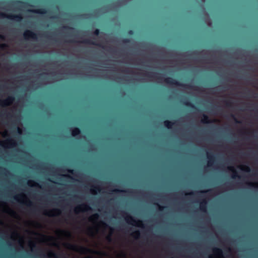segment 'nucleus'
Listing matches in <instances>:
<instances>
[{"instance_id": "obj_1", "label": "nucleus", "mask_w": 258, "mask_h": 258, "mask_svg": "<svg viewBox=\"0 0 258 258\" xmlns=\"http://www.w3.org/2000/svg\"><path fill=\"white\" fill-rule=\"evenodd\" d=\"M164 81L168 84L181 86V87H185V88H186L187 89H192V90H199V89H200L198 87L194 86H192V85H190L189 84H184L180 83V82L177 81L176 79L172 78H170V77H168V78L164 79Z\"/></svg>"}, {"instance_id": "obj_2", "label": "nucleus", "mask_w": 258, "mask_h": 258, "mask_svg": "<svg viewBox=\"0 0 258 258\" xmlns=\"http://www.w3.org/2000/svg\"><path fill=\"white\" fill-rule=\"evenodd\" d=\"M125 215V220L126 222L132 225H136L138 227L144 228L145 227L143 222L141 220H136L133 217L129 215L126 212H123Z\"/></svg>"}, {"instance_id": "obj_3", "label": "nucleus", "mask_w": 258, "mask_h": 258, "mask_svg": "<svg viewBox=\"0 0 258 258\" xmlns=\"http://www.w3.org/2000/svg\"><path fill=\"white\" fill-rule=\"evenodd\" d=\"M24 38L26 40L30 39H36L37 35L35 32L30 30H26L23 33Z\"/></svg>"}, {"instance_id": "obj_4", "label": "nucleus", "mask_w": 258, "mask_h": 258, "mask_svg": "<svg viewBox=\"0 0 258 258\" xmlns=\"http://www.w3.org/2000/svg\"><path fill=\"white\" fill-rule=\"evenodd\" d=\"M90 210H91V208L89 205L86 204H83L77 206L75 209L74 211L76 214H78L80 211L87 212Z\"/></svg>"}, {"instance_id": "obj_5", "label": "nucleus", "mask_w": 258, "mask_h": 258, "mask_svg": "<svg viewBox=\"0 0 258 258\" xmlns=\"http://www.w3.org/2000/svg\"><path fill=\"white\" fill-rule=\"evenodd\" d=\"M81 43H84V44H91V45H96V46H98L99 47H101V48H103V49H105V46H104V45H101V44L100 43H97L92 40H91L90 39H84L81 42Z\"/></svg>"}, {"instance_id": "obj_6", "label": "nucleus", "mask_w": 258, "mask_h": 258, "mask_svg": "<svg viewBox=\"0 0 258 258\" xmlns=\"http://www.w3.org/2000/svg\"><path fill=\"white\" fill-rule=\"evenodd\" d=\"M207 158L208 159V166H212L213 165L215 160V156L212 153H207Z\"/></svg>"}, {"instance_id": "obj_7", "label": "nucleus", "mask_w": 258, "mask_h": 258, "mask_svg": "<svg viewBox=\"0 0 258 258\" xmlns=\"http://www.w3.org/2000/svg\"><path fill=\"white\" fill-rule=\"evenodd\" d=\"M29 12L35 13V14H46L47 13V11L45 8H41L39 9H34V10H29Z\"/></svg>"}, {"instance_id": "obj_8", "label": "nucleus", "mask_w": 258, "mask_h": 258, "mask_svg": "<svg viewBox=\"0 0 258 258\" xmlns=\"http://www.w3.org/2000/svg\"><path fill=\"white\" fill-rule=\"evenodd\" d=\"M213 251L216 256L218 257L223 256V251L221 249L215 247L213 249Z\"/></svg>"}, {"instance_id": "obj_9", "label": "nucleus", "mask_w": 258, "mask_h": 258, "mask_svg": "<svg viewBox=\"0 0 258 258\" xmlns=\"http://www.w3.org/2000/svg\"><path fill=\"white\" fill-rule=\"evenodd\" d=\"M207 202L206 200H203L201 203H200V210L203 212H207Z\"/></svg>"}, {"instance_id": "obj_10", "label": "nucleus", "mask_w": 258, "mask_h": 258, "mask_svg": "<svg viewBox=\"0 0 258 258\" xmlns=\"http://www.w3.org/2000/svg\"><path fill=\"white\" fill-rule=\"evenodd\" d=\"M17 252H18V245L20 244V234L19 233V220H20V216L19 214L17 213Z\"/></svg>"}, {"instance_id": "obj_11", "label": "nucleus", "mask_w": 258, "mask_h": 258, "mask_svg": "<svg viewBox=\"0 0 258 258\" xmlns=\"http://www.w3.org/2000/svg\"><path fill=\"white\" fill-rule=\"evenodd\" d=\"M228 170H230L233 172V174L232 175V177L233 178H235L236 177L240 178V177L238 175L237 172L235 169V168L233 166H229L228 167Z\"/></svg>"}, {"instance_id": "obj_12", "label": "nucleus", "mask_w": 258, "mask_h": 258, "mask_svg": "<svg viewBox=\"0 0 258 258\" xmlns=\"http://www.w3.org/2000/svg\"><path fill=\"white\" fill-rule=\"evenodd\" d=\"M81 133V130L79 127H74L72 130V135L73 137H76Z\"/></svg>"}, {"instance_id": "obj_13", "label": "nucleus", "mask_w": 258, "mask_h": 258, "mask_svg": "<svg viewBox=\"0 0 258 258\" xmlns=\"http://www.w3.org/2000/svg\"><path fill=\"white\" fill-rule=\"evenodd\" d=\"M53 212L56 213L57 215H59L60 213V211L58 209H54L49 212H45L44 214L48 216H53L54 215L52 214V213Z\"/></svg>"}, {"instance_id": "obj_14", "label": "nucleus", "mask_w": 258, "mask_h": 258, "mask_svg": "<svg viewBox=\"0 0 258 258\" xmlns=\"http://www.w3.org/2000/svg\"><path fill=\"white\" fill-rule=\"evenodd\" d=\"M201 122L203 123H211L212 121L208 115L203 114V118L201 119Z\"/></svg>"}, {"instance_id": "obj_15", "label": "nucleus", "mask_w": 258, "mask_h": 258, "mask_svg": "<svg viewBox=\"0 0 258 258\" xmlns=\"http://www.w3.org/2000/svg\"><path fill=\"white\" fill-rule=\"evenodd\" d=\"M24 204L26 205L27 207L29 208H32L33 207V203L29 200H27L24 202ZM31 212L33 213L34 212V210L32 209H31Z\"/></svg>"}, {"instance_id": "obj_16", "label": "nucleus", "mask_w": 258, "mask_h": 258, "mask_svg": "<svg viewBox=\"0 0 258 258\" xmlns=\"http://www.w3.org/2000/svg\"><path fill=\"white\" fill-rule=\"evenodd\" d=\"M174 124V122H172L169 120H165L164 121V126L167 127L168 129H171L173 125Z\"/></svg>"}, {"instance_id": "obj_17", "label": "nucleus", "mask_w": 258, "mask_h": 258, "mask_svg": "<svg viewBox=\"0 0 258 258\" xmlns=\"http://www.w3.org/2000/svg\"><path fill=\"white\" fill-rule=\"evenodd\" d=\"M18 106V97H17V107ZM18 120H19V114H18V109L17 108V125L18 124ZM21 129L17 125V142H18V135L21 134Z\"/></svg>"}, {"instance_id": "obj_18", "label": "nucleus", "mask_w": 258, "mask_h": 258, "mask_svg": "<svg viewBox=\"0 0 258 258\" xmlns=\"http://www.w3.org/2000/svg\"><path fill=\"white\" fill-rule=\"evenodd\" d=\"M99 217L98 214L95 213L92 215L89 218V220L91 222L97 221Z\"/></svg>"}, {"instance_id": "obj_19", "label": "nucleus", "mask_w": 258, "mask_h": 258, "mask_svg": "<svg viewBox=\"0 0 258 258\" xmlns=\"http://www.w3.org/2000/svg\"><path fill=\"white\" fill-rule=\"evenodd\" d=\"M27 184L28 186H40L39 184L32 180H29L28 181Z\"/></svg>"}, {"instance_id": "obj_20", "label": "nucleus", "mask_w": 258, "mask_h": 258, "mask_svg": "<svg viewBox=\"0 0 258 258\" xmlns=\"http://www.w3.org/2000/svg\"><path fill=\"white\" fill-rule=\"evenodd\" d=\"M183 104L188 107H190L194 109H197L196 107L190 102L189 101H184Z\"/></svg>"}, {"instance_id": "obj_21", "label": "nucleus", "mask_w": 258, "mask_h": 258, "mask_svg": "<svg viewBox=\"0 0 258 258\" xmlns=\"http://www.w3.org/2000/svg\"><path fill=\"white\" fill-rule=\"evenodd\" d=\"M91 191L93 194H96L97 191H100V188L98 186H93L91 189Z\"/></svg>"}, {"instance_id": "obj_22", "label": "nucleus", "mask_w": 258, "mask_h": 258, "mask_svg": "<svg viewBox=\"0 0 258 258\" xmlns=\"http://www.w3.org/2000/svg\"><path fill=\"white\" fill-rule=\"evenodd\" d=\"M48 256L49 257H55V258L57 257L56 254L52 251H49V252L48 253Z\"/></svg>"}, {"instance_id": "obj_23", "label": "nucleus", "mask_w": 258, "mask_h": 258, "mask_svg": "<svg viewBox=\"0 0 258 258\" xmlns=\"http://www.w3.org/2000/svg\"><path fill=\"white\" fill-rule=\"evenodd\" d=\"M136 238H138L140 236V232L139 230L135 231L132 234Z\"/></svg>"}, {"instance_id": "obj_24", "label": "nucleus", "mask_w": 258, "mask_h": 258, "mask_svg": "<svg viewBox=\"0 0 258 258\" xmlns=\"http://www.w3.org/2000/svg\"><path fill=\"white\" fill-rule=\"evenodd\" d=\"M241 170H244L246 172H249L250 171V169L248 166H243L241 167Z\"/></svg>"}, {"instance_id": "obj_25", "label": "nucleus", "mask_w": 258, "mask_h": 258, "mask_svg": "<svg viewBox=\"0 0 258 258\" xmlns=\"http://www.w3.org/2000/svg\"><path fill=\"white\" fill-rule=\"evenodd\" d=\"M230 117L234 120V121L236 122V123H241V121L238 120L236 118V117L235 116V115L233 114H230Z\"/></svg>"}, {"instance_id": "obj_26", "label": "nucleus", "mask_w": 258, "mask_h": 258, "mask_svg": "<svg viewBox=\"0 0 258 258\" xmlns=\"http://www.w3.org/2000/svg\"><path fill=\"white\" fill-rule=\"evenodd\" d=\"M113 191L114 192H133V191H130V190H120V189H115L113 190Z\"/></svg>"}, {"instance_id": "obj_27", "label": "nucleus", "mask_w": 258, "mask_h": 258, "mask_svg": "<svg viewBox=\"0 0 258 258\" xmlns=\"http://www.w3.org/2000/svg\"><path fill=\"white\" fill-rule=\"evenodd\" d=\"M153 73L151 72H148L145 74V75L148 77L150 78H156V77L154 75H152Z\"/></svg>"}, {"instance_id": "obj_28", "label": "nucleus", "mask_w": 258, "mask_h": 258, "mask_svg": "<svg viewBox=\"0 0 258 258\" xmlns=\"http://www.w3.org/2000/svg\"><path fill=\"white\" fill-rule=\"evenodd\" d=\"M155 205H157L158 207V209L159 211H163L165 208H166V207H163V206H161L160 205H159L157 203H155Z\"/></svg>"}, {"instance_id": "obj_29", "label": "nucleus", "mask_w": 258, "mask_h": 258, "mask_svg": "<svg viewBox=\"0 0 258 258\" xmlns=\"http://www.w3.org/2000/svg\"><path fill=\"white\" fill-rule=\"evenodd\" d=\"M131 41V39L129 38H124L122 39V42L124 43H129Z\"/></svg>"}, {"instance_id": "obj_30", "label": "nucleus", "mask_w": 258, "mask_h": 258, "mask_svg": "<svg viewBox=\"0 0 258 258\" xmlns=\"http://www.w3.org/2000/svg\"><path fill=\"white\" fill-rule=\"evenodd\" d=\"M29 246L31 247H35L36 245L34 242L30 241L29 242Z\"/></svg>"}, {"instance_id": "obj_31", "label": "nucleus", "mask_w": 258, "mask_h": 258, "mask_svg": "<svg viewBox=\"0 0 258 258\" xmlns=\"http://www.w3.org/2000/svg\"><path fill=\"white\" fill-rule=\"evenodd\" d=\"M225 104L227 107H231V106H232V103L229 101H225Z\"/></svg>"}, {"instance_id": "obj_32", "label": "nucleus", "mask_w": 258, "mask_h": 258, "mask_svg": "<svg viewBox=\"0 0 258 258\" xmlns=\"http://www.w3.org/2000/svg\"><path fill=\"white\" fill-rule=\"evenodd\" d=\"M93 33L94 35L98 36L100 33V30L98 29H96L94 30Z\"/></svg>"}, {"instance_id": "obj_33", "label": "nucleus", "mask_w": 258, "mask_h": 258, "mask_svg": "<svg viewBox=\"0 0 258 258\" xmlns=\"http://www.w3.org/2000/svg\"><path fill=\"white\" fill-rule=\"evenodd\" d=\"M43 36L45 37V38H47V39H49V40H54V39H53L52 37L50 36H48L46 34H43Z\"/></svg>"}, {"instance_id": "obj_34", "label": "nucleus", "mask_w": 258, "mask_h": 258, "mask_svg": "<svg viewBox=\"0 0 258 258\" xmlns=\"http://www.w3.org/2000/svg\"><path fill=\"white\" fill-rule=\"evenodd\" d=\"M67 171L68 172L70 173H71L73 175H75V172L74 170L73 169H68L67 170Z\"/></svg>"}, {"instance_id": "obj_35", "label": "nucleus", "mask_w": 258, "mask_h": 258, "mask_svg": "<svg viewBox=\"0 0 258 258\" xmlns=\"http://www.w3.org/2000/svg\"><path fill=\"white\" fill-rule=\"evenodd\" d=\"M127 33L130 35H133L134 34V32L132 30H130L128 31Z\"/></svg>"}, {"instance_id": "obj_36", "label": "nucleus", "mask_w": 258, "mask_h": 258, "mask_svg": "<svg viewBox=\"0 0 258 258\" xmlns=\"http://www.w3.org/2000/svg\"><path fill=\"white\" fill-rule=\"evenodd\" d=\"M63 29H70V30H72V29H74L72 27H69V26H63L62 27Z\"/></svg>"}, {"instance_id": "obj_37", "label": "nucleus", "mask_w": 258, "mask_h": 258, "mask_svg": "<svg viewBox=\"0 0 258 258\" xmlns=\"http://www.w3.org/2000/svg\"><path fill=\"white\" fill-rule=\"evenodd\" d=\"M101 223L104 225L105 226V227H108L109 228H110L111 230H112V229L107 224H106L105 223L103 222H101Z\"/></svg>"}, {"instance_id": "obj_38", "label": "nucleus", "mask_w": 258, "mask_h": 258, "mask_svg": "<svg viewBox=\"0 0 258 258\" xmlns=\"http://www.w3.org/2000/svg\"><path fill=\"white\" fill-rule=\"evenodd\" d=\"M106 239H107L108 241H111V235H108V236L106 237Z\"/></svg>"}, {"instance_id": "obj_39", "label": "nucleus", "mask_w": 258, "mask_h": 258, "mask_svg": "<svg viewBox=\"0 0 258 258\" xmlns=\"http://www.w3.org/2000/svg\"><path fill=\"white\" fill-rule=\"evenodd\" d=\"M247 184L251 187H254L255 185V184L251 182H248Z\"/></svg>"}, {"instance_id": "obj_40", "label": "nucleus", "mask_w": 258, "mask_h": 258, "mask_svg": "<svg viewBox=\"0 0 258 258\" xmlns=\"http://www.w3.org/2000/svg\"><path fill=\"white\" fill-rule=\"evenodd\" d=\"M17 22H18L20 20L21 16H20V15L19 14H17Z\"/></svg>"}, {"instance_id": "obj_41", "label": "nucleus", "mask_w": 258, "mask_h": 258, "mask_svg": "<svg viewBox=\"0 0 258 258\" xmlns=\"http://www.w3.org/2000/svg\"><path fill=\"white\" fill-rule=\"evenodd\" d=\"M185 195H194V192H188V193H186L185 194Z\"/></svg>"}, {"instance_id": "obj_42", "label": "nucleus", "mask_w": 258, "mask_h": 258, "mask_svg": "<svg viewBox=\"0 0 258 258\" xmlns=\"http://www.w3.org/2000/svg\"><path fill=\"white\" fill-rule=\"evenodd\" d=\"M69 42H71V43H76L77 42V41L74 40H70L69 41H68Z\"/></svg>"}, {"instance_id": "obj_43", "label": "nucleus", "mask_w": 258, "mask_h": 258, "mask_svg": "<svg viewBox=\"0 0 258 258\" xmlns=\"http://www.w3.org/2000/svg\"><path fill=\"white\" fill-rule=\"evenodd\" d=\"M62 176H67V177H68L69 178H72V177L71 176L69 175H63Z\"/></svg>"}, {"instance_id": "obj_44", "label": "nucleus", "mask_w": 258, "mask_h": 258, "mask_svg": "<svg viewBox=\"0 0 258 258\" xmlns=\"http://www.w3.org/2000/svg\"><path fill=\"white\" fill-rule=\"evenodd\" d=\"M26 4H27V5H28L29 6H30V7H33V5H30L29 3H26Z\"/></svg>"}, {"instance_id": "obj_45", "label": "nucleus", "mask_w": 258, "mask_h": 258, "mask_svg": "<svg viewBox=\"0 0 258 258\" xmlns=\"http://www.w3.org/2000/svg\"><path fill=\"white\" fill-rule=\"evenodd\" d=\"M157 79L159 80H162V79L161 77H158Z\"/></svg>"}, {"instance_id": "obj_46", "label": "nucleus", "mask_w": 258, "mask_h": 258, "mask_svg": "<svg viewBox=\"0 0 258 258\" xmlns=\"http://www.w3.org/2000/svg\"><path fill=\"white\" fill-rule=\"evenodd\" d=\"M206 191H201L200 192L201 193H204V192H206Z\"/></svg>"}, {"instance_id": "obj_47", "label": "nucleus", "mask_w": 258, "mask_h": 258, "mask_svg": "<svg viewBox=\"0 0 258 258\" xmlns=\"http://www.w3.org/2000/svg\"><path fill=\"white\" fill-rule=\"evenodd\" d=\"M52 18H55H55H57V16H54V17H53Z\"/></svg>"}, {"instance_id": "obj_48", "label": "nucleus", "mask_w": 258, "mask_h": 258, "mask_svg": "<svg viewBox=\"0 0 258 258\" xmlns=\"http://www.w3.org/2000/svg\"><path fill=\"white\" fill-rule=\"evenodd\" d=\"M17 203L18 202V195H17Z\"/></svg>"}, {"instance_id": "obj_49", "label": "nucleus", "mask_w": 258, "mask_h": 258, "mask_svg": "<svg viewBox=\"0 0 258 258\" xmlns=\"http://www.w3.org/2000/svg\"><path fill=\"white\" fill-rule=\"evenodd\" d=\"M216 109V108H212V110H215Z\"/></svg>"}, {"instance_id": "obj_50", "label": "nucleus", "mask_w": 258, "mask_h": 258, "mask_svg": "<svg viewBox=\"0 0 258 258\" xmlns=\"http://www.w3.org/2000/svg\"><path fill=\"white\" fill-rule=\"evenodd\" d=\"M209 258H213L211 255L209 256Z\"/></svg>"}, {"instance_id": "obj_51", "label": "nucleus", "mask_w": 258, "mask_h": 258, "mask_svg": "<svg viewBox=\"0 0 258 258\" xmlns=\"http://www.w3.org/2000/svg\"><path fill=\"white\" fill-rule=\"evenodd\" d=\"M197 53L196 52H194L193 54H197Z\"/></svg>"}, {"instance_id": "obj_52", "label": "nucleus", "mask_w": 258, "mask_h": 258, "mask_svg": "<svg viewBox=\"0 0 258 258\" xmlns=\"http://www.w3.org/2000/svg\"><path fill=\"white\" fill-rule=\"evenodd\" d=\"M125 72L126 73H128L127 70L125 71Z\"/></svg>"}, {"instance_id": "obj_53", "label": "nucleus", "mask_w": 258, "mask_h": 258, "mask_svg": "<svg viewBox=\"0 0 258 258\" xmlns=\"http://www.w3.org/2000/svg\"><path fill=\"white\" fill-rule=\"evenodd\" d=\"M44 74H45V73H44V74H41L40 75H41V76H42V75H44Z\"/></svg>"}]
</instances>
